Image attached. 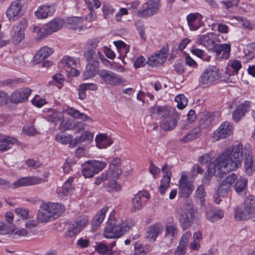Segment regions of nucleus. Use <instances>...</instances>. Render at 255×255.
Returning a JSON list of instances; mask_svg holds the SVG:
<instances>
[{
  "label": "nucleus",
  "instance_id": "774afa93",
  "mask_svg": "<svg viewBox=\"0 0 255 255\" xmlns=\"http://www.w3.org/2000/svg\"><path fill=\"white\" fill-rule=\"evenodd\" d=\"M15 213L23 219H26L29 215L28 210L27 209H22L20 208H17L15 210Z\"/></svg>",
  "mask_w": 255,
  "mask_h": 255
},
{
  "label": "nucleus",
  "instance_id": "7c9ffc66",
  "mask_svg": "<svg viewBox=\"0 0 255 255\" xmlns=\"http://www.w3.org/2000/svg\"><path fill=\"white\" fill-rule=\"evenodd\" d=\"M53 53V50L45 46L41 48L34 55V61L38 63L42 62L44 59L49 57Z\"/></svg>",
  "mask_w": 255,
  "mask_h": 255
},
{
  "label": "nucleus",
  "instance_id": "72a5a7b5",
  "mask_svg": "<svg viewBox=\"0 0 255 255\" xmlns=\"http://www.w3.org/2000/svg\"><path fill=\"white\" fill-rule=\"evenodd\" d=\"M200 131L198 128H194L192 130H190L187 134H186L183 138L180 139V141L184 143H187L197 138L200 135Z\"/></svg>",
  "mask_w": 255,
  "mask_h": 255
},
{
  "label": "nucleus",
  "instance_id": "4d7b16f0",
  "mask_svg": "<svg viewBox=\"0 0 255 255\" xmlns=\"http://www.w3.org/2000/svg\"><path fill=\"white\" fill-rule=\"evenodd\" d=\"M135 255H145L149 250L148 247L142 246L139 244H136L134 246Z\"/></svg>",
  "mask_w": 255,
  "mask_h": 255
},
{
  "label": "nucleus",
  "instance_id": "e2e57ef3",
  "mask_svg": "<svg viewBox=\"0 0 255 255\" xmlns=\"http://www.w3.org/2000/svg\"><path fill=\"white\" fill-rule=\"evenodd\" d=\"M18 83V80L15 79H8L0 82L1 87H10L16 85Z\"/></svg>",
  "mask_w": 255,
  "mask_h": 255
},
{
  "label": "nucleus",
  "instance_id": "dca6fc26",
  "mask_svg": "<svg viewBox=\"0 0 255 255\" xmlns=\"http://www.w3.org/2000/svg\"><path fill=\"white\" fill-rule=\"evenodd\" d=\"M193 190V186L188 181L187 176L182 175L179 181V195L182 198H188Z\"/></svg>",
  "mask_w": 255,
  "mask_h": 255
},
{
  "label": "nucleus",
  "instance_id": "ea45409f",
  "mask_svg": "<svg viewBox=\"0 0 255 255\" xmlns=\"http://www.w3.org/2000/svg\"><path fill=\"white\" fill-rule=\"evenodd\" d=\"M73 179L69 178L66 180L62 189V191L59 193V195L61 198H64V196H67L70 194L73 191L72 182Z\"/></svg>",
  "mask_w": 255,
  "mask_h": 255
},
{
  "label": "nucleus",
  "instance_id": "6ab92c4d",
  "mask_svg": "<svg viewBox=\"0 0 255 255\" xmlns=\"http://www.w3.org/2000/svg\"><path fill=\"white\" fill-rule=\"evenodd\" d=\"M244 154L245 156V168L246 173L251 175L253 171L255 170V165L254 164L252 160L253 156L251 155V149L249 144H246L244 148Z\"/></svg>",
  "mask_w": 255,
  "mask_h": 255
},
{
  "label": "nucleus",
  "instance_id": "cd10ccee",
  "mask_svg": "<svg viewBox=\"0 0 255 255\" xmlns=\"http://www.w3.org/2000/svg\"><path fill=\"white\" fill-rule=\"evenodd\" d=\"M109 209V207L105 206L103 207L97 214L94 216L92 223V228L93 231H96L99 227L103 222L106 214Z\"/></svg>",
  "mask_w": 255,
  "mask_h": 255
},
{
  "label": "nucleus",
  "instance_id": "39448f33",
  "mask_svg": "<svg viewBox=\"0 0 255 255\" xmlns=\"http://www.w3.org/2000/svg\"><path fill=\"white\" fill-rule=\"evenodd\" d=\"M219 70L215 66H210L205 69L201 75L199 84L203 87H208L219 78Z\"/></svg>",
  "mask_w": 255,
  "mask_h": 255
},
{
  "label": "nucleus",
  "instance_id": "f704fd0d",
  "mask_svg": "<svg viewBox=\"0 0 255 255\" xmlns=\"http://www.w3.org/2000/svg\"><path fill=\"white\" fill-rule=\"evenodd\" d=\"M151 114H158L162 118L168 117L171 113L170 108L166 106H156L150 109Z\"/></svg>",
  "mask_w": 255,
  "mask_h": 255
},
{
  "label": "nucleus",
  "instance_id": "423d86ee",
  "mask_svg": "<svg viewBox=\"0 0 255 255\" xmlns=\"http://www.w3.org/2000/svg\"><path fill=\"white\" fill-rule=\"evenodd\" d=\"M106 165L103 161L88 160L84 164L82 170V175L85 178L93 177L95 174L102 170Z\"/></svg>",
  "mask_w": 255,
  "mask_h": 255
},
{
  "label": "nucleus",
  "instance_id": "c03bdc74",
  "mask_svg": "<svg viewBox=\"0 0 255 255\" xmlns=\"http://www.w3.org/2000/svg\"><path fill=\"white\" fill-rule=\"evenodd\" d=\"M177 230L174 226L170 225L166 227L165 236L170 240H172L177 235Z\"/></svg>",
  "mask_w": 255,
  "mask_h": 255
},
{
  "label": "nucleus",
  "instance_id": "4468645a",
  "mask_svg": "<svg viewBox=\"0 0 255 255\" xmlns=\"http://www.w3.org/2000/svg\"><path fill=\"white\" fill-rule=\"evenodd\" d=\"M233 126L228 122L222 123L213 134V138L215 141L227 138L232 132Z\"/></svg>",
  "mask_w": 255,
  "mask_h": 255
},
{
  "label": "nucleus",
  "instance_id": "c9c22d12",
  "mask_svg": "<svg viewBox=\"0 0 255 255\" xmlns=\"http://www.w3.org/2000/svg\"><path fill=\"white\" fill-rule=\"evenodd\" d=\"M82 21L83 19L81 17L72 16L67 18L66 23L69 28L74 30H80L82 29L81 24Z\"/></svg>",
  "mask_w": 255,
  "mask_h": 255
},
{
  "label": "nucleus",
  "instance_id": "0eeeda50",
  "mask_svg": "<svg viewBox=\"0 0 255 255\" xmlns=\"http://www.w3.org/2000/svg\"><path fill=\"white\" fill-rule=\"evenodd\" d=\"M160 6V0H148L142 5L141 10L137 11V14L142 17L151 16L157 12Z\"/></svg>",
  "mask_w": 255,
  "mask_h": 255
},
{
  "label": "nucleus",
  "instance_id": "7ed1b4c3",
  "mask_svg": "<svg viewBox=\"0 0 255 255\" xmlns=\"http://www.w3.org/2000/svg\"><path fill=\"white\" fill-rule=\"evenodd\" d=\"M234 216L237 221L247 220L255 217V197L248 196L245 200L243 207L235 208Z\"/></svg>",
  "mask_w": 255,
  "mask_h": 255
},
{
  "label": "nucleus",
  "instance_id": "37998d69",
  "mask_svg": "<svg viewBox=\"0 0 255 255\" xmlns=\"http://www.w3.org/2000/svg\"><path fill=\"white\" fill-rule=\"evenodd\" d=\"M234 183H235L234 188L236 191L237 193H240L246 187L247 184V180L244 177H240L239 179L237 178Z\"/></svg>",
  "mask_w": 255,
  "mask_h": 255
},
{
  "label": "nucleus",
  "instance_id": "5fc2aeb1",
  "mask_svg": "<svg viewBox=\"0 0 255 255\" xmlns=\"http://www.w3.org/2000/svg\"><path fill=\"white\" fill-rule=\"evenodd\" d=\"M77 138L80 143L83 142L90 143L93 138V134L90 132L85 131L80 137Z\"/></svg>",
  "mask_w": 255,
  "mask_h": 255
},
{
  "label": "nucleus",
  "instance_id": "393cba45",
  "mask_svg": "<svg viewBox=\"0 0 255 255\" xmlns=\"http://www.w3.org/2000/svg\"><path fill=\"white\" fill-rule=\"evenodd\" d=\"M20 142L14 137L4 136L0 138V151H6L11 148L12 145H20Z\"/></svg>",
  "mask_w": 255,
  "mask_h": 255
},
{
  "label": "nucleus",
  "instance_id": "6e6552de",
  "mask_svg": "<svg viewBox=\"0 0 255 255\" xmlns=\"http://www.w3.org/2000/svg\"><path fill=\"white\" fill-rule=\"evenodd\" d=\"M88 216L83 215L79 216L76 221L70 224L66 233V237H72L79 233L88 223Z\"/></svg>",
  "mask_w": 255,
  "mask_h": 255
},
{
  "label": "nucleus",
  "instance_id": "a19ab883",
  "mask_svg": "<svg viewBox=\"0 0 255 255\" xmlns=\"http://www.w3.org/2000/svg\"><path fill=\"white\" fill-rule=\"evenodd\" d=\"M97 146L99 148H105L112 144V141L108 140L106 136L99 134L96 138Z\"/></svg>",
  "mask_w": 255,
  "mask_h": 255
},
{
  "label": "nucleus",
  "instance_id": "0e129e2a",
  "mask_svg": "<svg viewBox=\"0 0 255 255\" xmlns=\"http://www.w3.org/2000/svg\"><path fill=\"white\" fill-rule=\"evenodd\" d=\"M31 102L33 105L38 108L42 107L46 103L44 99L40 98L38 96H35L32 100Z\"/></svg>",
  "mask_w": 255,
  "mask_h": 255
},
{
  "label": "nucleus",
  "instance_id": "79ce46f5",
  "mask_svg": "<svg viewBox=\"0 0 255 255\" xmlns=\"http://www.w3.org/2000/svg\"><path fill=\"white\" fill-rule=\"evenodd\" d=\"M144 196V193L141 192L138 193L135 195L132 200V210L136 212L141 209L142 208V204L141 198Z\"/></svg>",
  "mask_w": 255,
  "mask_h": 255
},
{
  "label": "nucleus",
  "instance_id": "20e7f679",
  "mask_svg": "<svg viewBox=\"0 0 255 255\" xmlns=\"http://www.w3.org/2000/svg\"><path fill=\"white\" fill-rule=\"evenodd\" d=\"M44 181L41 178L33 176L29 177H22L11 184L8 181L4 179L0 178V185L3 189L11 188L13 189L29 185H33L40 184Z\"/></svg>",
  "mask_w": 255,
  "mask_h": 255
},
{
  "label": "nucleus",
  "instance_id": "c85d7f7f",
  "mask_svg": "<svg viewBox=\"0 0 255 255\" xmlns=\"http://www.w3.org/2000/svg\"><path fill=\"white\" fill-rule=\"evenodd\" d=\"M99 63H88L86 67V69L83 72V78L84 80L92 78L97 74H98Z\"/></svg>",
  "mask_w": 255,
  "mask_h": 255
},
{
  "label": "nucleus",
  "instance_id": "412c9836",
  "mask_svg": "<svg viewBox=\"0 0 255 255\" xmlns=\"http://www.w3.org/2000/svg\"><path fill=\"white\" fill-rule=\"evenodd\" d=\"M54 12L55 8L53 6L43 5L39 6L35 11V15L39 19H44L52 16Z\"/></svg>",
  "mask_w": 255,
  "mask_h": 255
},
{
  "label": "nucleus",
  "instance_id": "bf43d9fd",
  "mask_svg": "<svg viewBox=\"0 0 255 255\" xmlns=\"http://www.w3.org/2000/svg\"><path fill=\"white\" fill-rule=\"evenodd\" d=\"M109 249L108 246L102 243H98L95 248L96 251L99 254H102L103 255H106L108 254Z\"/></svg>",
  "mask_w": 255,
  "mask_h": 255
},
{
  "label": "nucleus",
  "instance_id": "9b49d317",
  "mask_svg": "<svg viewBox=\"0 0 255 255\" xmlns=\"http://www.w3.org/2000/svg\"><path fill=\"white\" fill-rule=\"evenodd\" d=\"M27 21L25 18H22L19 23L14 25L13 28V34L12 36V40L14 44L20 43L25 37V29L27 27Z\"/></svg>",
  "mask_w": 255,
  "mask_h": 255
},
{
  "label": "nucleus",
  "instance_id": "864d4df0",
  "mask_svg": "<svg viewBox=\"0 0 255 255\" xmlns=\"http://www.w3.org/2000/svg\"><path fill=\"white\" fill-rule=\"evenodd\" d=\"M77 125L73 124L70 121H65L62 120L61 124L59 127V129L61 130L65 131L66 130H70L76 128Z\"/></svg>",
  "mask_w": 255,
  "mask_h": 255
},
{
  "label": "nucleus",
  "instance_id": "13d9d810",
  "mask_svg": "<svg viewBox=\"0 0 255 255\" xmlns=\"http://www.w3.org/2000/svg\"><path fill=\"white\" fill-rule=\"evenodd\" d=\"M230 67L233 70L232 73H229L230 76L237 75L239 70L242 67L241 63L239 60H235L230 63Z\"/></svg>",
  "mask_w": 255,
  "mask_h": 255
},
{
  "label": "nucleus",
  "instance_id": "2f4dec72",
  "mask_svg": "<svg viewBox=\"0 0 255 255\" xmlns=\"http://www.w3.org/2000/svg\"><path fill=\"white\" fill-rule=\"evenodd\" d=\"M46 204L54 219L59 217L64 211V206L60 204L50 203Z\"/></svg>",
  "mask_w": 255,
  "mask_h": 255
},
{
  "label": "nucleus",
  "instance_id": "4c0bfd02",
  "mask_svg": "<svg viewBox=\"0 0 255 255\" xmlns=\"http://www.w3.org/2000/svg\"><path fill=\"white\" fill-rule=\"evenodd\" d=\"M65 112L74 118L80 119L85 121H90L91 122L92 121V119L86 115L80 113L78 110L72 108H67L65 110Z\"/></svg>",
  "mask_w": 255,
  "mask_h": 255
},
{
  "label": "nucleus",
  "instance_id": "338daca9",
  "mask_svg": "<svg viewBox=\"0 0 255 255\" xmlns=\"http://www.w3.org/2000/svg\"><path fill=\"white\" fill-rule=\"evenodd\" d=\"M149 171L150 173L153 175L154 178H156V176L160 173V170L153 164L152 161H150Z\"/></svg>",
  "mask_w": 255,
  "mask_h": 255
},
{
  "label": "nucleus",
  "instance_id": "a878e982",
  "mask_svg": "<svg viewBox=\"0 0 255 255\" xmlns=\"http://www.w3.org/2000/svg\"><path fill=\"white\" fill-rule=\"evenodd\" d=\"M37 220L41 223L47 222L54 220L49 211L46 204H44L40 207V209L37 215Z\"/></svg>",
  "mask_w": 255,
  "mask_h": 255
},
{
  "label": "nucleus",
  "instance_id": "b1692460",
  "mask_svg": "<svg viewBox=\"0 0 255 255\" xmlns=\"http://www.w3.org/2000/svg\"><path fill=\"white\" fill-rule=\"evenodd\" d=\"M162 230L163 227L160 224L151 225L147 229L146 238L150 241H155Z\"/></svg>",
  "mask_w": 255,
  "mask_h": 255
},
{
  "label": "nucleus",
  "instance_id": "58836bf2",
  "mask_svg": "<svg viewBox=\"0 0 255 255\" xmlns=\"http://www.w3.org/2000/svg\"><path fill=\"white\" fill-rule=\"evenodd\" d=\"M224 215V212L222 210H215L214 211L210 210L206 212V213L207 219L212 222L223 218Z\"/></svg>",
  "mask_w": 255,
  "mask_h": 255
},
{
  "label": "nucleus",
  "instance_id": "473e14b6",
  "mask_svg": "<svg viewBox=\"0 0 255 255\" xmlns=\"http://www.w3.org/2000/svg\"><path fill=\"white\" fill-rule=\"evenodd\" d=\"M62 118V114L53 109L49 111L46 115L47 120L55 125L61 122Z\"/></svg>",
  "mask_w": 255,
  "mask_h": 255
},
{
  "label": "nucleus",
  "instance_id": "69168bd1",
  "mask_svg": "<svg viewBox=\"0 0 255 255\" xmlns=\"http://www.w3.org/2000/svg\"><path fill=\"white\" fill-rule=\"evenodd\" d=\"M238 19L242 22V24L246 28L250 30H253L255 28L254 24L251 23L250 21L247 19L240 17H238Z\"/></svg>",
  "mask_w": 255,
  "mask_h": 255
},
{
  "label": "nucleus",
  "instance_id": "680f3d73",
  "mask_svg": "<svg viewBox=\"0 0 255 255\" xmlns=\"http://www.w3.org/2000/svg\"><path fill=\"white\" fill-rule=\"evenodd\" d=\"M203 24V22L202 21V16L197 19L194 20V22L188 24L190 29L191 30H196L199 27L201 26Z\"/></svg>",
  "mask_w": 255,
  "mask_h": 255
},
{
  "label": "nucleus",
  "instance_id": "1a4fd4ad",
  "mask_svg": "<svg viewBox=\"0 0 255 255\" xmlns=\"http://www.w3.org/2000/svg\"><path fill=\"white\" fill-rule=\"evenodd\" d=\"M194 217V210L191 207H186L179 213L178 220L183 230L188 229L192 225Z\"/></svg>",
  "mask_w": 255,
  "mask_h": 255
},
{
  "label": "nucleus",
  "instance_id": "a18cd8bd",
  "mask_svg": "<svg viewBox=\"0 0 255 255\" xmlns=\"http://www.w3.org/2000/svg\"><path fill=\"white\" fill-rule=\"evenodd\" d=\"M122 173V170L121 168H110V170L107 172L105 176L108 178L107 180H117Z\"/></svg>",
  "mask_w": 255,
  "mask_h": 255
},
{
  "label": "nucleus",
  "instance_id": "052dcab7",
  "mask_svg": "<svg viewBox=\"0 0 255 255\" xmlns=\"http://www.w3.org/2000/svg\"><path fill=\"white\" fill-rule=\"evenodd\" d=\"M64 76L61 73H57L52 76V80L49 82L52 85L62 84L64 82Z\"/></svg>",
  "mask_w": 255,
  "mask_h": 255
},
{
  "label": "nucleus",
  "instance_id": "4be33fe9",
  "mask_svg": "<svg viewBox=\"0 0 255 255\" xmlns=\"http://www.w3.org/2000/svg\"><path fill=\"white\" fill-rule=\"evenodd\" d=\"M250 106V103L245 101L243 104L239 105L233 113L232 118L234 121L238 122L245 115Z\"/></svg>",
  "mask_w": 255,
  "mask_h": 255
},
{
  "label": "nucleus",
  "instance_id": "f257e3e1",
  "mask_svg": "<svg viewBox=\"0 0 255 255\" xmlns=\"http://www.w3.org/2000/svg\"><path fill=\"white\" fill-rule=\"evenodd\" d=\"M243 155V146L241 144L227 149L217 157L214 162L208 164L207 172L205 173L202 179L203 183L208 184L211 180L212 175L215 174L216 170L225 172L237 169L241 166Z\"/></svg>",
  "mask_w": 255,
  "mask_h": 255
},
{
  "label": "nucleus",
  "instance_id": "8fccbe9b",
  "mask_svg": "<svg viewBox=\"0 0 255 255\" xmlns=\"http://www.w3.org/2000/svg\"><path fill=\"white\" fill-rule=\"evenodd\" d=\"M84 55L89 63L99 62L98 58L95 50L88 49Z\"/></svg>",
  "mask_w": 255,
  "mask_h": 255
},
{
  "label": "nucleus",
  "instance_id": "9d476101",
  "mask_svg": "<svg viewBox=\"0 0 255 255\" xmlns=\"http://www.w3.org/2000/svg\"><path fill=\"white\" fill-rule=\"evenodd\" d=\"M168 52V47L166 45L154 54L150 56L147 63L152 66L157 67L161 65L166 60Z\"/></svg>",
  "mask_w": 255,
  "mask_h": 255
},
{
  "label": "nucleus",
  "instance_id": "5701e85b",
  "mask_svg": "<svg viewBox=\"0 0 255 255\" xmlns=\"http://www.w3.org/2000/svg\"><path fill=\"white\" fill-rule=\"evenodd\" d=\"M214 38V34L213 33H208L199 37L197 39L196 43L202 45L209 50H211L215 44Z\"/></svg>",
  "mask_w": 255,
  "mask_h": 255
},
{
  "label": "nucleus",
  "instance_id": "49530a36",
  "mask_svg": "<svg viewBox=\"0 0 255 255\" xmlns=\"http://www.w3.org/2000/svg\"><path fill=\"white\" fill-rule=\"evenodd\" d=\"M175 101L177 103V107L180 110L183 109L188 103L187 99L183 94H180L175 97Z\"/></svg>",
  "mask_w": 255,
  "mask_h": 255
},
{
  "label": "nucleus",
  "instance_id": "ddd939ff",
  "mask_svg": "<svg viewBox=\"0 0 255 255\" xmlns=\"http://www.w3.org/2000/svg\"><path fill=\"white\" fill-rule=\"evenodd\" d=\"M236 179L237 175L236 174L232 173L229 175L222 181L220 186L218 188L217 195L223 197L226 196L231 191L232 185Z\"/></svg>",
  "mask_w": 255,
  "mask_h": 255
},
{
  "label": "nucleus",
  "instance_id": "c756f323",
  "mask_svg": "<svg viewBox=\"0 0 255 255\" xmlns=\"http://www.w3.org/2000/svg\"><path fill=\"white\" fill-rule=\"evenodd\" d=\"M171 118L169 120H162L161 122V128L164 130H171L173 129L177 125V123L179 119V116L177 114L173 115L171 114Z\"/></svg>",
  "mask_w": 255,
  "mask_h": 255
},
{
  "label": "nucleus",
  "instance_id": "bb28decb",
  "mask_svg": "<svg viewBox=\"0 0 255 255\" xmlns=\"http://www.w3.org/2000/svg\"><path fill=\"white\" fill-rule=\"evenodd\" d=\"M64 21L63 19L55 18L45 25L46 27L47 30L49 34L51 35L54 32L60 30L64 25Z\"/></svg>",
  "mask_w": 255,
  "mask_h": 255
},
{
  "label": "nucleus",
  "instance_id": "09e8293b",
  "mask_svg": "<svg viewBox=\"0 0 255 255\" xmlns=\"http://www.w3.org/2000/svg\"><path fill=\"white\" fill-rule=\"evenodd\" d=\"M76 61L75 59L71 57H64L61 62V64L63 65L64 68H71L76 65ZM66 71L68 69H65Z\"/></svg>",
  "mask_w": 255,
  "mask_h": 255
},
{
  "label": "nucleus",
  "instance_id": "f3484780",
  "mask_svg": "<svg viewBox=\"0 0 255 255\" xmlns=\"http://www.w3.org/2000/svg\"><path fill=\"white\" fill-rule=\"evenodd\" d=\"M22 0H15L13 1L6 11V16L9 21L17 19L21 11Z\"/></svg>",
  "mask_w": 255,
  "mask_h": 255
},
{
  "label": "nucleus",
  "instance_id": "a211bd4d",
  "mask_svg": "<svg viewBox=\"0 0 255 255\" xmlns=\"http://www.w3.org/2000/svg\"><path fill=\"white\" fill-rule=\"evenodd\" d=\"M200 117L198 126L196 128H198L200 131L203 129L210 128L215 119L214 115L211 113L204 112L201 114Z\"/></svg>",
  "mask_w": 255,
  "mask_h": 255
},
{
  "label": "nucleus",
  "instance_id": "f8f14e48",
  "mask_svg": "<svg viewBox=\"0 0 255 255\" xmlns=\"http://www.w3.org/2000/svg\"><path fill=\"white\" fill-rule=\"evenodd\" d=\"M98 75L105 82L113 86L119 85L125 82L121 76L112 71L101 70Z\"/></svg>",
  "mask_w": 255,
  "mask_h": 255
},
{
  "label": "nucleus",
  "instance_id": "2eb2a0df",
  "mask_svg": "<svg viewBox=\"0 0 255 255\" xmlns=\"http://www.w3.org/2000/svg\"><path fill=\"white\" fill-rule=\"evenodd\" d=\"M31 90L28 88H22L13 92L10 97L11 103L17 104L27 101L31 94Z\"/></svg>",
  "mask_w": 255,
  "mask_h": 255
},
{
  "label": "nucleus",
  "instance_id": "de8ad7c7",
  "mask_svg": "<svg viewBox=\"0 0 255 255\" xmlns=\"http://www.w3.org/2000/svg\"><path fill=\"white\" fill-rule=\"evenodd\" d=\"M191 51L194 55L200 58L204 61H209L211 58V56L207 55L203 50L193 48L191 49Z\"/></svg>",
  "mask_w": 255,
  "mask_h": 255
},
{
  "label": "nucleus",
  "instance_id": "3c124183",
  "mask_svg": "<svg viewBox=\"0 0 255 255\" xmlns=\"http://www.w3.org/2000/svg\"><path fill=\"white\" fill-rule=\"evenodd\" d=\"M195 196L199 199L201 206H204L205 204L204 197L206 196V192L204 187L203 185H200L197 188Z\"/></svg>",
  "mask_w": 255,
  "mask_h": 255
},
{
  "label": "nucleus",
  "instance_id": "e433bc0d",
  "mask_svg": "<svg viewBox=\"0 0 255 255\" xmlns=\"http://www.w3.org/2000/svg\"><path fill=\"white\" fill-rule=\"evenodd\" d=\"M32 31L36 34V39L37 40H41L50 35L45 25L42 27L34 26L32 28Z\"/></svg>",
  "mask_w": 255,
  "mask_h": 255
},
{
  "label": "nucleus",
  "instance_id": "6e6d98bb",
  "mask_svg": "<svg viewBox=\"0 0 255 255\" xmlns=\"http://www.w3.org/2000/svg\"><path fill=\"white\" fill-rule=\"evenodd\" d=\"M170 182V180L169 179V177H167L161 180V184L159 187V191L162 195L165 194V191L169 187Z\"/></svg>",
  "mask_w": 255,
  "mask_h": 255
},
{
  "label": "nucleus",
  "instance_id": "aec40b11",
  "mask_svg": "<svg viewBox=\"0 0 255 255\" xmlns=\"http://www.w3.org/2000/svg\"><path fill=\"white\" fill-rule=\"evenodd\" d=\"M211 50L215 52L217 56H220L221 53H222L221 58L224 59H227L229 57L231 48L230 44L228 43L214 44Z\"/></svg>",
  "mask_w": 255,
  "mask_h": 255
},
{
  "label": "nucleus",
  "instance_id": "603ef678",
  "mask_svg": "<svg viewBox=\"0 0 255 255\" xmlns=\"http://www.w3.org/2000/svg\"><path fill=\"white\" fill-rule=\"evenodd\" d=\"M56 140L62 144H67L71 139V135L64 133H58L56 137Z\"/></svg>",
  "mask_w": 255,
  "mask_h": 255
},
{
  "label": "nucleus",
  "instance_id": "f03ea898",
  "mask_svg": "<svg viewBox=\"0 0 255 255\" xmlns=\"http://www.w3.org/2000/svg\"><path fill=\"white\" fill-rule=\"evenodd\" d=\"M115 211H112L109 217L104 235L108 239L119 238L129 231L133 224L128 220L123 221L119 225H115Z\"/></svg>",
  "mask_w": 255,
  "mask_h": 255
}]
</instances>
